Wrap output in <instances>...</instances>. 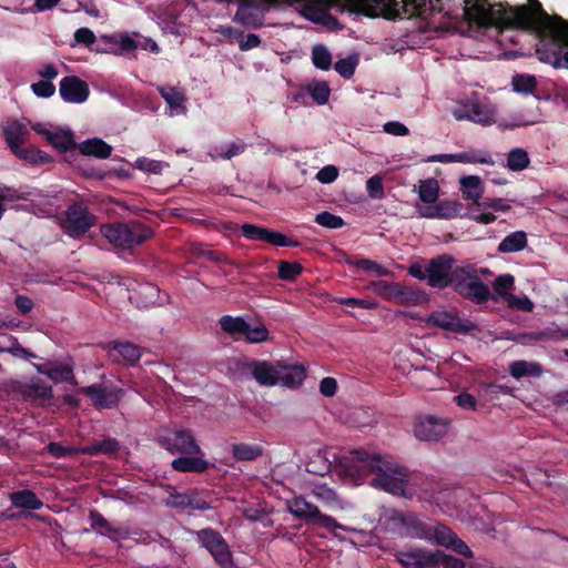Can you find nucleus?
Here are the masks:
<instances>
[{
  "label": "nucleus",
  "mask_w": 568,
  "mask_h": 568,
  "mask_svg": "<svg viewBox=\"0 0 568 568\" xmlns=\"http://www.w3.org/2000/svg\"><path fill=\"white\" fill-rule=\"evenodd\" d=\"M312 62L321 70L327 71L332 67V54L323 44H316L312 49Z\"/></svg>",
  "instance_id": "de8ad7c7"
},
{
  "label": "nucleus",
  "mask_w": 568,
  "mask_h": 568,
  "mask_svg": "<svg viewBox=\"0 0 568 568\" xmlns=\"http://www.w3.org/2000/svg\"><path fill=\"white\" fill-rule=\"evenodd\" d=\"M348 263H351V261H348ZM352 264L366 273H373L377 276H384L388 274V271L383 265L368 258H359L355 262H352Z\"/></svg>",
  "instance_id": "6e6d98bb"
},
{
  "label": "nucleus",
  "mask_w": 568,
  "mask_h": 568,
  "mask_svg": "<svg viewBox=\"0 0 568 568\" xmlns=\"http://www.w3.org/2000/svg\"><path fill=\"white\" fill-rule=\"evenodd\" d=\"M136 168L145 172L159 174L163 169V163L143 156L136 160Z\"/></svg>",
  "instance_id": "338daca9"
},
{
  "label": "nucleus",
  "mask_w": 568,
  "mask_h": 568,
  "mask_svg": "<svg viewBox=\"0 0 568 568\" xmlns=\"http://www.w3.org/2000/svg\"><path fill=\"white\" fill-rule=\"evenodd\" d=\"M509 372L514 378L519 379L526 376H539L541 373V367L537 363L515 361L510 364Z\"/></svg>",
  "instance_id": "79ce46f5"
},
{
  "label": "nucleus",
  "mask_w": 568,
  "mask_h": 568,
  "mask_svg": "<svg viewBox=\"0 0 568 568\" xmlns=\"http://www.w3.org/2000/svg\"><path fill=\"white\" fill-rule=\"evenodd\" d=\"M439 555L442 550H427L418 547V562L415 564V568H439Z\"/></svg>",
  "instance_id": "09e8293b"
},
{
  "label": "nucleus",
  "mask_w": 568,
  "mask_h": 568,
  "mask_svg": "<svg viewBox=\"0 0 568 568\" xmlns=\"http://www.w3.org/2000/svg\"><path fill=\"white\" fill-rule=\"evenodd\" d=\"M19 160H22L31 164H44L51 163L52 156L37 148H24L20 146L17 150L11 151Z\"/></svg>",
  "instance_id": "e433bc0d"
},
{
  "label": "nucleus",
  "mask_w": 568,
  "mask_h": 568,
  "mask_svg": "<svg viewBox=\"0 0 568 568\" xmlns=\"http://www.w3.org/2000/svg\"><path fill=\"white\" fill-rule=\"evenodd\" d=\"M511 84L516 92L531 93L537 85V81L536 78L530 74H515Z\"/></svg>",
  "instance_id": "864d4df0"
},
{
  "label": "nucleus",
  "mask_w": 568,
  "mask_h": 568,
  "mask_svg": "<svg viewBox=\"0 0 568 568\" xmlns=\"http://www.w3.org/2000/svg\"><path fill=\"white\" fill-rule=\"evenodd\" d=\"M231 452L233 458L237 462H253L264 455L263 446L248 443L233 444Z\"/></svg>",
  "instance_id": "72a5a7b5"
},
{
  "label": "nucleus",
  "mask_w": 568,
  "mask_h": 568,
  "mask_svg": "<svg viewBox=\"0 0 568 568\" xmlns=\"http://www.w3.org/2000/svg\"><path fill=\"white\" fill-rule=\"evenodd\" d=\"M463 205L453 200H440L433 206H427L419 211L420 216L427 219H445L450 220L460 215Z\"/></svg>",
  "instance_id": "4be33fe9"
},
{
  "label": "nucleus",
  "mask_w": 568,
  "mask_h": 568,
  "mask_svg": "<svg viewBox=\"0 0 568 568\" xmlns=\"http://www.w3.org/2000/svg\"><path fill=\"white\" fill-rule=\"evenodd\" d=\"M454 114L457 120H469L483 125H489L495 121L494 110L477 100H467Z\"/></svg>",
  "instance_id": "dca6fc26"
},
{
  "label": "nucleus",
  "mask_w": 568,
  "mask_h": 568,
  "mask_svg": "<svg viewBox=\"0 0 568 568\" xmlns=\"http://www.w3.org/2000/svg\"><path fill=\"white\" fill-rule=\"evenodd\" d=\"M104 349L118 352L122 361L132 367L139 364L142 356V348L131 342L111 341L104 346Z\"/></svg>",
  "instance_id": "bb28decb"
},
{
  "label": "nucleus",
  "mask_w": 568,
  "mask_h": 568,
  "mask_svg": "<svg viewBox=\"0 0 568 568\" xmlns=\"http://www.w3.org/2000/svg\"><path fill=\"white\" fill-rule=\"evenodd\" d=\"M311 494L329 510L342 508V499L327 484H314Z\"/></svg>",
  "instance_id": "c85d7f7f"
},
{
  "label": "nucleus",
  "mask_w": 568,
  "mask_h": 568,
  "mask_svg": "<svg viewBox=\"0 0 568 568\" xmlns=\"http://www.w3.org/2000/svg\"><path fill=\"white\" fill-rule=\"evenodd\" d=\"M358 64V55L352 54L344 59H339L334 64L335 71L344 79H351L356 70Z\"/></svg>",
  "instance_id": "3c124183"
},
{
  "label": "nucleus",
  "mask_w": 568,
  "mask_h": 568,
  "mask_svg": "<svg viewBox=\"0 0 568 568\" xmlns=\"http://www.w3.org/2000/svg\"><path fill=\"white\" fill-rule=\"evenodd\" d=\"M459 184L463 197L473 201L475 206L484 193L480 178L478 175L462 176Z\"/></svg>",
  "instance_id": "473e14b6"
},
{
  "label": "nucleus",
  "mask_w": 568,
  "mask_h": 568,
  "mask_svg": "<svg viewBox=\"0 0 568 568\" xmlns=\"http://www.w3.org/2000/svg\"><path fill=\"white\" fill-rule=\"evenodd\" d=\"M305 378V368L303 365H285L281 362V373L278 383L287 388H297Z\"/></svg>",
  "instance_id": "c756f323"
},
{
  "label": "nucleus",
  "mask_w": 568,
  "mask_h": 568,
  "mask_svg": "<svg viewBox=\"0 0 568 568\" xmlns=\"http://www.w3.org/2000/svg\"><path fill=\"white\" fill-rule=\"evenodd\" d=\"M253 378L262 386H274L278 384L281 362L270 363L267 361L253 359L247 364Z\"/></svg>",
  "instance_id": "a211bd4d"
},
{
  "label": "nucleus",
  "mask_w": 568,
  "mask_h": 568,
  "mask_svg": "<svg viewBox=\"0 0 568 568\" xmlns=\"http://www.w3.org/2000/svg\"><path fill=\"white\" fill-rule=\"evenodd\" d=\"M3 134L10 151H13L28 142L30 131L24 123L12 120L3 128Z\"/></svg>",
  "instance_id": "a878e982"
},
{
  "label": "nucleus",
  "mask_w": 568,
  "mask_h": 568,
  "mask_svg": "<svg viewBox=\"0 0 568 568\" xmlns=\"http://www.w3.org/2000/svg\"><path fill=\"white\" fill-rule=\"evenodd\" d=\"M20 393L26 399L32 402H48L53 397L51 385L39 377H32L20 386Z\"/></svg>",
  "instance_id": "5701e85b"
},
{
  "label": "nucleus",
  "mask_w": 568,
  "mask_h": 568,
  "mask_svg": "<svg viewBox=\"0 0 568 568\" xmlns=\"http://www.w3.org/2000/svg\"><path fill=\"white\" fill-rule=\"evenodd\" d=\"M81 154L97 159H108L112 153V146L100 138H91L78 145Z\"/></svg>",
  "instance_id": "cd10ccee"
},
{
  "label": "nucleus",
  "mask_w": 568,
  "mask_h": 568,
  "mask_svg": "<svg viewBox=\"0 0 568 568\" xmlns=\"http://www.w3.org/2000/svg\"><path fill=\"white\" fill-rule=\"evenodd\" d=\"M161 448L172 455H204L190 430H170L158 438Z\"/></svg>",
  "instance_id": "ddd939ff"
},
{
  "label": "nucleus",
  "mask_w": 568,
  "mask_h": 568,
  "mask_svg": "<svg viewBox=\"0 0 568 568\" xmlns=\"http://www.w3.org/2000/svg\"><path fill=\"white\" fill-rule=\"evenodd\" d=\"M528 152L521 148H515L507 155V168L511 171H523L529 166Z\"/></svg>",
  "instance_id": "c03bdc74"
},
{
  "label": "nucleus",
  "mask_w": 568,
  "mask_h": 568,
  "mask_svg": "<svg viewBox=\"0 0 568 568\" xmlns=\"http://www.w3.org/2000/svg\"><path fill=\"white\" fill-rule=\"evenodd\" d=\"M449 423L434 415L420 416L414 424V434L419 440H438L447 434Z\"/></svg>",
  "instance_id": "2eb2a0df"
},
{
  "label": "nucleus",
  "mask_w": 568,
  "mask_h": 568,
  "mask_svg": "<svg viewBox=\"0 0 568 568\" xmlns=\"http://www.w3.org/2000/svg\"><path fill=\"white\" fill-rule=\"evenodd\" d=\"M9 499L16 508L26 510H39L43 506L40 498L30 489L13 491L9 495Z\"/></svg>",
  "instance_id": "7c9ffc66"
},
{
  "label": "nucleus",
  "mask_w": 568,
  "mask_h": 568,
  "mask_svg": "<svg viewBox=\"0 0 568 568\" xmlns=\"http://www.w3.org/2000/svg\"><path fill=\"white\" fill-rule=\"evenodd\" d=\"M89 521L92 530L99 535L116 540L118 537H126L128 530L121 526L110 523L99 510L91 509L89 511Z\"/></svg>",
  "instance_id": "aec40b11"
},
{
  "label": "nucleus",
  "mask_w": 568,
  "mask_h": 568,
  "mask_svg": "<svg viewBox=\"0 0 568 568\" xmlns=\"http://www.w3.org/2000/svg\"><path fill=\"white\" fill-rule=\"evenodd\" d=\"M120 449V443L113 437H104L88 446L81 447V454L98 456V455H114Z\"/></svg>",
  "instance_id": "c9c22d12"
},
{
  "label": "nucleus",
  "mask_w": 568,
  "mask_h": 568,
  "mask_svg": "<svg viewBox=\"0 0 568 568\" xmlns=\"http://www.w3.org/2000/svg\"><path fill=\"white\" fill-rule=\"evenodd\" d=\"M477 210L481 209H491L496 212H507L510 210V205L507 204L503 199L500 197H485L483 200H479L478 203L475 205Z\"/></svg>",
  "instance_id": "bf43d9fd"
},
{
  "label": "nucleus",
  "mask_w": 568,
  "mask_h": 568,
  "mask_svg": "<svg viewBox=\"0 0 568 568\" xmlns=\"http://www.w3.org/2000/svg\"><path fill=\"white\" fill-rule=\"evenodd\" d=\"M28 194L24 192H21L18 189H14L12 186H8L4 184L0 185V203L2 202H16L20 200H27Z\"/></svg>",
  "instance_id": "680f3d73"
},
{
  "label": "nucleus",
  "mask_w": 568,
  "mask_h": 568,
  "mask_svg": "<svg viewBox=\"0 0 568 568\" xmlns=\"http://www.w3.org/2000/svg\"><path fill=\"white\" fill-rule=\"evenodd\" d=\"M287 509L295 518L308 524L317 525L329 531H334L336 529L345 530V527L337 523L334 517L323 514L316 505L307 501L302 495L290 499L287 501Z\"/></svg>",
  "instance_id": "0eeeda50"
},
{
  "label": "nucleus",
  "mask_w": 568,
  "mask_h": 568,
  "mask_svg": "<svg viewBox=\"0 0 568 568\" xmlns=\"http://www.w3.org/2000/svg\"><path fill=\"white\" fill-rule=\"evenodd\" d=\"M202 456L203 455H180L171 462V467L179 473L203 474L211 467H214V465L203 459Z\"/></svg>",
  "instance_id": "b1692460"
},
{
  "label": "nucleus",
  "mask_w": 568,
  "mask_h": 568,
  "mask_svg": "<svg viewBox=\"0 0 568 568\" xmlns=\"http://www.w3.org/2000/svg\"><path fill=\"white\" fill-rule=\"evenodd\" d=\"M220 325L223 332L232 336L244 335L245 331H247V322L240 316L223 315L220 318Z\"/></svg>",
  "instance_id": "a19ab883"
},
{
  "label": "nucleus",
  "mask_w": 568,
  "mask_h": 568,
  "mask_svg": "<svg viewBox=\"0 0 568 568\" xmlns=\"http://www.w3.org/2000/svg\"><path fill=\"white\" fill-rule=\"evenodd\" d=\"M366 191L372 199L384 197L383 180L379 175H373L366 181Z\"/></svg>",
  "instance_id": "0e129e2a"
},
{
  "label": "nucleus",
  "mask_w": 568,
  "mask_h": 568,
  "mask_svg": "<svg viewBox=\"0 0 568 568\" xmlns=\"http://www.w3.org/2000/svg\"><path fill=\"white\" fill-rule=\"evenodd\" d=\"M439 568H471L463 559L448 555L442 550L439 555Z\"/></svg>",
  "instance_id": "69168bd1"
},
{
  "label": "nucleus",
  "mask_w": 568,
  "mask_h": 568,
  "mask_svg": "<svg viewBox=\"0 0 568 568\" xmlns=\"http://www.w3.org/2000/svg\"><path fill=\"white\" fill-rule=\"evenodd\" d=\"M158 90L171 109L183 108L186 98L180 89L171 85H162L159 87Z\"/></svg>",
  "instance_id": "a18cd8bd"
},
{
  "label": "nucleus",
  "mask_w": 568,
  "mask_h": 568,
  "mask_svg": "<svg viewBox=\"0 0 568 568\" xmlns=\"http://www.w3.org/2000/svg\"><path fill=\"white\" fill-rule=\"evenodd\" d=\"M78 392L89 397L97 410L116 408L124 396L123 388L108 383H94L80 387Z\"/></svg>",
  "instance_id": "9d476101"
},
{
  "label": "nucleus",
  "mask_w": 568,
  "mask_h": 568,
  "mask_svg": "<svg viewBox=\"0 0 568 568\" xmlns=\"http://www.w3.org/2000/svg\"><path fill=\"white\" fill-rule=\"evenodd\" d=\"M302 272L303 266L297 262L291 263L287 261H280L278 263L277 276L283 281L293 282L302 274Z\"/></svg>",
  "instance_id": "8fccbe9b"
},
{
  "label": "nucleus",
  "mask_w": 568,
  "mask_h": 568,
  "mask_svg": "<svg viewBox=\"0 0 568 568\" xmlns=\"http://www.w3.org/2000/svg\"><path fill=\"white\" fill-rule=\"evenodd\" d=\"M304 0H237V11L234 21L248 28H260L264 24V14L271 7L278 3H301Z\"/></svg>",
  "instance_id": "6e6552de"
},
{
  "label": "nucleus",
  "mask_w": 568,
  "mask_h": 568,
  "mask_svg": "<svg viewBox=\"0 0 568 568\" xmlns=\"http://www.w3.org/2000/svg\"><path fill=\"white\" fill-rule=\"evenodd\" d=\"M515 284V278L510 274H503L495 278L493 287L495 292L500 296H508L507 293Z\"/></svg>",
  "instance_id": "052dcab7"
},
{
  "label": "nucleus",
  "mask_w": 568,
  "mask_h": 568,
  "mask_svg": "<svg viewBox=\"0 0 568 568\" xmlns=\"http://www.w3.org/2000/svg\"><path fill=\"white\" fill-rule=\"evenodd\" d=\"M339 474L355 481L364 480L374 475L369 485L392 495H403L408 473L402 467L379 454H369L364 449H353L338 462Z\"/></svg>",
  "instance_id": "f03ea898"
},
{
  "label": "nucleus",
  "mask_w": 568,
  "mask_h": 568,
  "mask_svg": "<svg viewBox=\"0 0 568 568\" xmlns=\"http://www.w3.org/2000/svg\"><path fill=\"white\" fill-rule=\"evenodd\" d=\"M95 222L97 219L89 211L88 205L82 201H78L68 206L62 227L69 236L77 239L83 236Z\"/></svg>",
  "instance_id": "9b49d317"
},
{
  "label": "nucleus",
  "mask_w": 568,
  "mask_h": 568,
  "mask_svg": "<svg viewBox=\"0 0 568 568\" xmlns=\"http://www.w3.org/2000/svg\"><path fill=\"white\" fill-rule=\"evenodd\" d=\"M196 539L214 558L221 568H233V556L225 538L213 528L196 531Z\"/></svg>",
  "instance_id": "1a4fd4ad"
},
{
  "label": "nucleus",
  "mask_w": 568,
  "mask_h": 568,
  "mask_svg": "<svg viewBox=\"0 0 568 568\" xmlns=\"http://www.w3.org/2000/svg\"><path fill=\"white\" fill-rule=\"evenodd\" d=\"M374 292L386 301L405 306H417L429 301V295L418 288L405 286L400 283L376 281L372 283Z\"/></svg>",
  "instance_id": "423d86ee"
},
{
  "label": "nucleus",
  "mask_w": 568,
  "mask_h": 568,
  "mask_svg": "<svg viewBox=\"0 0 568 568\" xmlns=\"http://www.w3.org/2000/svg\"><path fill=\"white\" fill-rule=\"evenodd\" d=\"M47 142L60 153L75 151L78 149V144L71 130L51 131L47 136Z\"/></svg>",
  "instance_id": "2f4dec72"
},
{
  "label": "nucleus",
  "mask_w": 568,
  "mask_h": 568,
  "mask_svg": "<svg viewBox=\"0 0 568 568\" xmlns=\"http://www.w3.org/2000/svg\"><path fill=\"white\" fill-rule=\"evenodd\" d=\"M428 286L436 290L453 288L455 293L477 305L496 301L488 285L471 265L458 266L450 254H440L428 261Z\"/></svg>",
  "instance_id": "7ed1b4c3"
},
{
  "label": "nucleus",
  "mask_w": 568,
  "mask_h": 568,
  "mask_svg": "<svg viewBox=\"0 0 568 568\" xmlns=\"http://www.w3.org/2000/svg\"><path fill=\"white\" fill-rule=\"evenodd\" d=\"M425 323L427 326L460 335H466L479 329L476 323L466 317H462L458 312L445 310L432 312L425 318Z\"/></svg>",
  "instance_id": "f8f14e48"
},
{
  "label": "nucleus",
  "mask_w": 568,
  "mask_h": 568,
  "mask_svg": "<svg viewBox=\"0 0 568 568\" xmlns=\"http://www.w3.org/2000/svg\"><path fill=\"white\" fill-rule=\"evenodd\" d=\"M439 185L437 180H424L419 184L418 197L423 203L434 204L438 199Z\"/></svg>",
  "instance_id": "37998d69"
},
{
  "label": "nucleus",
  "mask_w": 568,
  "mask_h": 568,
  "mask_svg": "<svg viewBox=\"0 0 568 568\" xmlns=\"http://www.w3.org/2000/svg\"><path fill=\"white\" fill-rule=\"evenodd\" d=\"M59 93L64 102L81 104L88 100L90 89L88 83L79 77L67 75L59 83Z\"/></svg>",
  "instance_id": "f3484780"
},
{
  "label": "nucleus",
  "mask_w": 568,
  "mask_h": 568,
  "mask_svg": "<svg viewBox=\"0 0 568 568\" xmlns=\"http://www.w3.org/2000/svg\"><path fill=\"white\" fill-rule=\"evenodd\" d=\"M400 523L410 538L430 540L433 526L414 514L400 516Z\"/></svg>",
  "instance_id": "393cba45"
},
{
  "label": "nucleus",
  "mask_w": 568,
  "mask_h": 568,
  "mask_svg": "<svg viewBox=\"0 0 568 568\" xmlns=\"http://www.w3.org/2000/svg\"><path fill=\"white\" fill-rule=\"evenodd\" d=\"M314 4H322L327 8H335V6L322 2L321 0H311V3L305 7L306 11H311L314 13V16H308L305 13V16L310 20H312L313 22H316V23H323L325 26L338 24V21L335 17L329 14L325 9L316 8ZM336 9H338L342 12V10L338 6L336 7ZM345 11H347V9H345ZM343 12H344V10H343ZM348 12H349V10H348ZM351 13H353V12L351 11Z\"/></svg>",
  "instance_id": "f704fd0d"
},
{
  "label": "nucleus",
  "mask_w": 568,
  "mask_h": 568,
  "mask_svg": "<svg viewBox=\"0 0 568 568\" xmlns=\"http://www.w3.org/2000/svg\"><path fill=\"white\" fill-rule=\"evenodd\" d=\"M44 449L54 458H67L81 454V447L63 446L57 442H50Z\"/></svg>",
  "instance_id": "603ef678"
},
{
  "label": "nucleus",
  "mask_w": 568,
  "mask_h": 568,
  "mask_svg": "<svg viewBox=\"0 0 568 568\" xmlns=\"http://www.w3.org/2000/svg\"><path fill=\"white\" fill-rule=\"evenodd\" d=\"M337 176L338 170L334 165H326L322 168L316 174V179L323 184L334 182L337 179Z\"/></svg>",
  "instance_id": "774afa93"
},
{
  "label": "nucleus",
  "mask_w": 568,
  "mask_h": 568,
  "mask_svg": "<svg viewBox=\"0 0 568 568\" xmlns=\"http://www.w3.org/2000/svg\"><path fill=\"white\" fill-rule=\"evenodd\" d=\"M464 14L481 28L516 29L534 33L539 43L536 54L541 62L555 69L568 68L565 61L568 48V20L558 14L549 16L539 0L511 7L508 3L491 4L488 0H465Z\"/></svg>",
  "instance_id": "f257e3e1"
},
{
  "label": "nucleus",
  "mask_w": 568,
  "mask_h": 568,
  "mask_svg": "<svg viewBox=\"0 0 568 568\" xmlns=\"http://www.w3.org/2000/svg\"><path fill=\"white\" fill-rule=\"evenodd\" d=\"M303 89L318 105H323L329 100L331 89L326 81L314 80L307 83Z\"/></svg>",
  "instance_id": "58836bf2"
},
{
  "label": "nucleus",
  "mask_w": 568,
  "mask_h": 568,
  "mask_svg": "<svg viewBox=\"0 0 568 568\" xmlns=\"http://www.w3.org/2000/svg\"><path fill=\"white\" fill-rule=\"evenodd\" d=\"M268 335H270L268 329L263 324L252 327L247 323V331H245V333H244L245 339L248 343L265 342V341H267Z\"/></svg>",
  "instance_id": "13d9d810"
},
{
  "label": "nucleus",
  "mask_w": 568,
  "mask_h": 568,
  "mask_svg": "<svg viewBox=\"0 0 568 568\" xmlns=\"http://www.w3.org/2000/svg\"><path fill=\"white\" fill-rule=\"evenodd\" d=\"M31 90L38 98L48 99L55 93V85L49 80H40L31 84Z\"/></svg>",
  "instance_id": "e2e57ef3"
},
{
  "label": "nucleus",
  "mask_w": 568,
  "mask_h": 568,
  "mask_svg": "<svg viewBox=\"0 0 568 568\" xmlns=\"http://www.w3.org/2000/svg\"><path fill=\"white\" fill-rule=\"evenodd\" d=\"M559 335L568 337V331L561 332L559 328H545L539 332H531L527 334L532 342H545L550 339H558Z\"/></svg>",
  "instance_id": "4d7b16f0"
},
{
  "label": "nucleus",
  "mask_w": 568,
  "mask_h": 568,
  "mask_svg": "<svg viewBox=\"0 0 568 568\" xmlns=\"http://www.w3.org/2000/svg\"><path fill=\"white\" fill-rule=\"evenodd\" d=\"M39 374L48 376L53 383H69L73 386L78 385V381L74 376L73 361L70 358L63 364H32Z\"/></svg>",
  "instance_id": "6ab92c4d"
},
{
  "label": "nucleus",
  "mask_w": 568,
  "mask_h": 568,
  "mask_svg": "<svg viewBox=\"0 0 568 568\" xmlns=\"http://www.w3.org/2000/svg\"><path fill=\"white\" fill-rule=\"evenodd\" d=\"M315 222L326 229L336 230L344 226V220L336 214H333L327 211H323L315 216Z\"/></svg>",
  "instance_id": "5fc2aeb1"
},
{
  "label": "nucleus",
  "mask_w": 568,
  "mask_h": 568,
  "mask_svg": "<svg viewBox=\"0 0 568 568\" xmlns=\"http://www.w3.org/2000/svg\"><path fill=\"white\" fill-rule=\"evenodd\" d=\"M100 232L110 244L123 250L141 245L153 236V231L139 221L103 224L100 227Z\"/></svg>",
  "instance_id": "39448f33"
},
{
  "label": "nucleus",
  "mask_w": 568,
  "mask_h": 568,
  "mask_svg": "<svg viewBox=\"0 0 568 568\" xmlns=\"http://www.w3.org/2000/svg\"><path fill=\"white\" fill-rule=\"evenodd\" d=\"M322 2L349 10L357 16L368 18L384 17L400 19L426 18L434 12H442V0H321Z\"/></svg>",
  "instance_id": "20e7f679"
},
{
  "label": "nucleus",
  "mask_w": 568,
  "mask_h": 568,
  "mask_svg": "<svg viewBox=\"0 0 568 568\" xmlns=\"http://www.w3.org/2000/svg\"><path fill=\"white\" fill-rule=\"evenodd\" d=\"M433 161L440 162H458V163H469V164H487L494 165L495 161L493 160L489 152L485 150H467L454 154H443L433 159Z\"/></svg>",
  "instance_id": "412c9836"
},
{
  "label": "nucleus",
  "mask_w": 568,
  "mask_h": 568,
  "mask_svg": "<svg viewBox=\"0 0 568 568\" xmlns=\"http://www.w3.org/2000/svg\"><path fill=\"white\" fill-rule=\"evenodd\" d=\"M247 149V144L243 141H236L230 143L227 146L215 148V154L210 153L213 160H231L234 156H237L244 153Z\"/></svg>",
  "instance_id": "49530a36"
},
{
  "label": "nucleus",
  "mask_w": 568,
  "mask_h": 568,
  "mask_svg": "<svg viewBox=\"0 0 568 568\" xmlns=\"http://www.w3.org/2000/svg\"><path fill=\"white\" fill-rule=\"evenodd\" d=\"M457 536L452 528L444 524H436L433 526L432 536L429 542L445 548H449L454 538Z\"/></svg>",
  "instance_id": "ea45409f"
},
{
  "label": "nucleus",
  "mask_w": 568,
  "mask_h": 568,
  "mask_svg": "<svg viewBox=\"0 0 568 568\" xmlns=\"http://www.w3.org/2000/svg\"><path fill=\"white\" fill-rule=\"evenodd\" d=\"M527 246V234L524 231H516L508 234L498 245L500 253H515Z\"/></svg>",
  "instance_id": "4c0bfd02"
},
{
  "label": "nucleus",
  "mask_w": 568,
  "mask_h": 568,
  "mask_svg": "<svg viewBox=\"0 0 568 568\" xmlns=\"http://www.w3.org/2000/svg\"><path fill=\"white\" fill-rule=\"evenodd\" d=\"M241 234L251 241H260L274 246L298 247L301 242L288 237L287 235L266 227L245 223L241 226Z\"/></svg>",
  "instance_id": "4468645a"
}]
</instances>
